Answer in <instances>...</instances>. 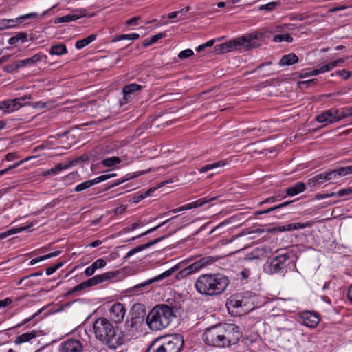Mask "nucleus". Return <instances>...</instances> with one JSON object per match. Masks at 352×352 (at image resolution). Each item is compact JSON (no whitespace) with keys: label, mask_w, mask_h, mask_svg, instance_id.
Wrapping results in <instances>:
<instances>
[{"label":"nucleus","mask_w":352,"mask_h":352,"mask_svg":"<svg viewBox=\"0 0 352 352\" xmlns=\"http://www.w3.org/2000/svg\"><path fill=\"white\" fill-rule=\"evenodd\" d=\"M93 329L96 338L111 349H116L129 340L124 332H117L115 327L105 318L96 319Z\"/></svg>","instance_id":"1"},{"label":"nucleus","mask_w":352,"mask_h":352,"mask_svg":"<svg viewBox=\"0 0 352 352\" xmlns=\"http://www.w3.org/2000/svg\"><path fill=\"white\" fill-rule=\"evenodd\" d=\"M229 283L228 278L222 274H205L199 276L195 287L202 295L214 296L222 294Z\"/></svg>","instance_id":"2"},{"label":"nucleus","mask_w":352,"mask_h":352,"mask_svg":"<svg viewBox=\"0 0 352 352\" xmlns=\"http://www.w3.org/2000/svg\"><path fill=\"white\" fill-rule=\"evenodd\" d=\"M178 309L176 306L160 304L154 307L146 317V323L153 331H159L167 327L177 317Z\"/></svg>","instance_id":"3"},{"label":"nucleus","mask_w":352,"mask_h":352,"mask_svg":"<svg viewBox=\"0 0 352 352\" xmlns=\"http://www.w3.org/2000/svg\"><path fill=\"white\" fill-rule=\"evenodd\" d=\"M256 38V35L250 34L217 45L214 48V53L221 54L234 50L248 51L252 48L258 47L260 44L254 41Z\"/></svg>","instance_id":"4"},{"label":"nucleus","mask_w":352,"mask_h":352,"mask_svg":"<svg viewBox=\"0 0 352 352\" xmlns=\"http://www.w3.org/2000/svg\"><path fill=\"white\" fill-rule=\"evenodd\" d=\"M184 340L181 336H174L155 340L148 347L146 352H179Z\"/></svg>","instance_id":"5"},{"label":"nucleus","mask_w":352,"mask_h":352,"mask_svg":"<svg viewBox=\"0 0 352 352\" xmlns=\"http://www.w3.org/2000/svg\"><path fill=\"white\" fill-rule=\"evenodd\" d=\"M223 324H220L208 328L203 334V340L210 346L225 347Z\"/></svg>","instance_id":"6"},{"label":"nucleus","mask_w":352,"mask_h":352,"mask_svg":"<svg viewBox=\"0 0 352 352\" xmlns=\"http://www.w3.org/2000/svg\"><path fill=\"white\" fill-rule=\"evenodd\" d=\"M226 307L229 312L239 310V314L248 313L252 308L249 305V298L243 294H235L231 296L226 302ZM238 313V311H236Z\"/></svg>","instance_id":"7"},{"label":"nucleus","mask_w":352,"mask_h":352,"mask_svg":"<svg viewBox=\"0 0 352 352\" xmlns=\"http://www.w3.org/2000/svg\"><path fill=\"white\" fill-rule=\"evenodd\" d=\"M177 269L178 267L175 265L173 267L166 270V272L162 273L161 274L157 276H155L152 278H150L143 283H139L128 289V292L134 295H139L143 294L144 292H148L150 290L151 284L157 281H160L166 277L170 276Z\"/></svg>","instance_id":"8"},{"label":"nucleus","mask_w":352,"mask_h":352,"mask_svg":"<svg viewBox=\"0 0 352 352\" xmlns=\"http://www.w3.org/2000/svg\"><path fill=\"white\" fill-rule=\"evenodd\" d=\"M289 258L287 253L279 254L265 266V271L270 274H283L287 270L286 262Z\"/></svg>","instance_id":"9"},{"label":"nucleus","mask_w":352,"mask_h":352,"mask_svg":"<svg viewBox=\"0 0 352 352\" xmlns=\"http://www.w3.org/2000/svg\"><path fill=\"white\" fill-rule=\"evenodd\" d=\"M217 260L213 256H205L199 258L198 261L190 264L188 267L181 270L177 275V278H184L193 273L197 272L204 267L212 264Z\"/></svg>","instance_id":"10"},{"label":"nucleus","mask_w":352,"mask_h":352,"mask_svg":"<svg viewBox=\"0 0 352 352\" xmlns=\"http://www.w3.org/2000/svg\"><path fill=\"white\" fill-rule=\"evenodd\" d=\"M225 347L236 344L241 338L240 328L234 324H223Z\"/></svg>","instance_id":"11"},{"label":"nucleus","mask_w":352,"mask_h":352,"mask_svg":"<svg viewBox=\"0 0 352 352\" xmlns=\"http://www.w3.org/2000/svg\"><path fill=\"white\" fill-rule=\"evenodd\" d=\"M347 117V114L344 113V111H340L337 109H330L329 110H327L318 116H316V120L318 122H329V123H333L336 122H338L339 120H341L343 118H345Z\"/></svg>","instance_id":"12"},{"label":"nucleus","mask_w":352,"mask_h":352,"mask_svg":"<svg viewBox=\"0 0 352 352\" xmlns=\"http://www.w3.org/2000/svg\"><path fill=\"white\" fill-rule=\"evenodd\" d=\"M271 254L272 250L270 247L265 246L257 248L252 252L247 253L244 257V260L249 262L255 261L256 263H258L267 257Z\"/></svg>","instance_id":"13"},{"label":"nucleus","mask_w":352,"mask_h":352,"mask_svg":"<svg viewBox=\"0 0 352 352\" xmlns=\"http://www.w3.org/2000/svg\"><path fill=\"white\" fill-rule=\"evenodd\" d=\"M116 176V173H110V174H105L102 175L100 177H98L92 180H87L83 183H81L78 185H77L74 189L76 192H80L85 189H87L90 187H91L93 185L104 182L107 179H109L111 177H114Z\"/></svg>","instance_id":"14"},{"label":"nucleus","mask_w":352,"mask_h":352,"mask_svg":"<svg viewBox=\"0 0 352 352\" xmlns=\"http://www.w3.org/2000/svg\"><path fill=\"white\" fill-rule=\"evenodd\" d=\"M126 309L122 303H114L110 309V318L116 323H120L124 320Z\"/></svg>","instance_id":"15"},{"label":"nucleus","mask_w":352,"mask_h":352,"mask_svg":"<svg viewBox=\"0 0 352 352\" xmlns=\"http://www.w3.org/2000/svg\"><path fill=\"white\" fill-rule=\"evenodd\" d=\"M82 343L77 340H69L64 342L61 346L60 352H82Z\"/></svg>","instance_id":"16"},{"label":"nucleus","mask_w":352,"mask_h":352,"mask_svg":"<svg viewBox=\"0 0 352 352\" xmlns=\"http://www.w3.org/2000/svg\"><path fill=\"white\" fill-rule=\"evenodd\" d=\"M302 324L310 328H315L318 326L320 318L316 313L305 311L302 314Z\"/></svg>","instance_id":"17"},{"label":"nucleus","mask_w":352,"mask_h":352,"mask_svg":"<svg viewBox=\"0 0 352 352\" xmlns=\"http://www.w3.org/2000/svg\"><path fill=\"white\" fill-rule=\"evenodd\" d=\"M306 189V185L302 182L296 183L292 186L287 188L285 190V195H278L280 199H285L287 196H295L300 192H302Z\"/></svg>","instance_id":"18"},{"label":"nucleus","mask_w":352,"mask_h":352,"mask_svg":"<svg viewBox=\"0 0 352 352\" xmlns=\"http://www.w3.org/2000/svg\"><path fill=\"white\" fill-rule=\"evenodd\" d=\"M75 12L76 13L74 14H67L61 17L56 18L54 20V23L70 22L87 16L85 9L76 10H75Z\"/></svg>","instance_id":"19"},{"label":"nucleus","mask_w":352,"mask_h":352,"mask_svg":"<svg viewBox=\"0 0 352 352\" xmlns=\"http://www.w3.org/2000/svg\"><path fill=\"white\" fill-rule=\"evenodd\" d=\"M166 238V236H162L161 237H159L155 240H153V241H149L148 243H145V244H142V245H140L133 249H132L131 250H130L129 252H127V254H126V256L124 257V259H127L129 258V257H131L132 255H133L134 254L137 253V252H139L140 251H142L146 248H150L151 246L160 242L161 241H162L163 239H164Z\"/></svg>","instance_id":"20"},{"label":"nucleus","mask_w":352,"mask_h":352,"mask_svg":"<svg viewBox=\"0 0 352 352\" xmlns=\"http://www.w3.org/2000/svg\"><path fill=\"white\" fill-rule=\"evenodd\" d=\"M43 57L46 58L47 56L42 55L41 54H36L30 58L23 59V60H18V63L21 68V67H26V66H29V65H34L36 63H37L38 62L41 61L42 60Z\"/></svg>","instance_id":"21"},{"label":"nucleus","mask_w":352,"mask_h":352,"mask_svg":"<svg viewBox=\"0 0 352 352\" xmlns=\"http://www.w3.org/2000/svg\"><path fill=\"white\" fill-rule=\"evenodd\" d=\"M141 89L142 86L136 83H131L129 85H125L122 89L124 100H125V102H128V100L130 98L131 94H133L136 91L140 90Z\"/></svg>","instance_id":"22"},{"label":"nucleus","mask_w":352,"mask_h":352,"mask_svg":"<svg viewBox=\"0 0 352 352\" xmlns=\"http://www.w3.org/2000/svg\"><path fill=\"white\" fill-rule=\"evenodd\" d=\"M146 314V307L142 303H136L133 305L131 309V314L132 317L142 319Z\"/></svg>","instance_id":"23"},{"label":"nucleus","mask_w":352,"mask_h":352,"mask_svg":"<svg viewBox=\"0 0 352 352\" xmlns=\"http://www.w3.org/2000/svg\"><path fill=\"white\" fill-rule=\"evenodd\" d=\"M298 57L294 53H290L287 55H284L280 62L279 65L280 66H289L294 63H298Z\"/></svg>","instance_id":"24"},{"label":"nucleus","mask_w":352,"mask_h":352,"mask_svg":"<svg viewBox=\"0 0 352 352\" xmlns=\"http://www.w3.org/2000/svg\"><path fill=\"white\" fill-rule=\"evenodd\" d=\"M0 109L10 113L19 109V105L16 104L14 99L0 102Z\"/></svg>","instance_id":"25"},{"label":"nucleus","mask_w":352,"mask_h":352,"mask_svg":"<svg viewBox=\"0 0 352 352\" xmlns=\"http://www.w3.org/2000/svg\"><path fill=\"white\" fill-rule=\"evenodd\" d=\"M326 182L325 176H324L323 173H322L309 179L307 181V186L311 188L318 187Z\"/></svg>","instance_id":"26"},{"label":"nucleus","mask_w":352,"mask_h":352,"mask_svg":"<svg viewBox=\"0 0 352 352\" xmlns=\"http://www.w3.org/2000/svg\"><path fill=\"white\" fill-rule=\"evenodd\" d=\"M49 53L51 55L61 56L67 53V50L65 45L63 43H58L53 45L49 50Z\"/></svg>","instance_id":"27"},{"label":"nucleus","mask_w":352,"mask_h":352,"mask_svg":"<svg viewBox=\"0 0 352 352\" xmlns=\"http://www.w3.org/2000/svg\"><path fill=\"white\" fill-rule=\"evenodd\" d=\"M38 16V14L36 12H32L25 15H22L16 19H7L8 24L13 25V27H15L18 23H22L25 19H35Z\"/></svg>","instance_id":"28"},{"label":"nucleus","mask_w":352,"mask_h":352,"mask_svg":"<svg viewBox=\"0 0 352 352\" xmlns=\"http://www.w3.org/2000/svg\"><path fill=\"white\" fill-rule=\"evenodd\" d=\"M143 319L132 317L131 320H126L125 327L129 331H137L140 327Z\"/></svg>","instance_id":"29"},{"label":"nucleus","mask_w":352,"mask_h":352,"mask_svg":"<svg viewBox=\"0 0 352 352\" xmlns=\"http://www.w3.org/2000/svg\"><path fill=\"white\" fill-rule=\"evenodd\" d=\"M36 331H32L30 332L24 333L16 337L15 343L16 344H19L23 342H28L32 339L36 338Z\"/></svg>","instance_id":"30"},{"label":"nucleus","mask_w":352,"mask_h":352,"mask_svg":"<svg viewBox=\"0 0 352 352\" xmlns=\"http://www.w3.org/2000/svg\"><path fill=\"white\" fill-rule=\"evenodd\" d=\"M96 38V34H90L89 36H88L87 37H86L83 39L77 41L75 44V47L78 50L82 49V48L85 47V46L88 45L89 43H91L94 41H95Z\"/></svg>","instance_id":"31"},{"label":"nucleus","mask_w":352,"mask_h":352,"mask_svg":"<svg viewBox=\"0 0 352 352\" xmlns=\"http://www.w3.org/2000/svg\"><path fill=\"white\" fill-rule=\"evenodd\" d=\"M67 168H68V166H67L66 164L63 165V164L59 163V164H56L54 167H52V168H50L46 171H44L42 175L43 176H47V175H56L61 170H65Z\"/></svg>","instance_id":"32"},{"label":"nucleus","mask_w":352,"mask_h":352,"mask_svg":"<svg viewBox=\"0 0 352 352\" xmlns=\"http://www.w3.org/2000/svg\"><path fill=\"white\" fill-rule=\"evenodd\" d=\"M32 226H33V224L32 223L28 226H23V227H20V228H12L6 232L1 233L0 234V240L5 239L10 235L14 234L21 232L22 231L26 230Z\"/></svg>","instance_id":"33"},{"label":"nucleus","mask_w":352,"mask_h":352,"mask_svg":"<svg viewBox=\"0 0 352 352\" xmlns=\"http://www.w3.org/2000/svg\"><path fill=\"white\" fill-rule=\"evenodd\" d=\"M140 38V34L138 33H132L129 34H119L116 35L113 39L112 42H118L122 40H136Z\"/></svg>","instance_id":"34"},{"label":"nucleus","mask_w":352,"mask_h":352,"mask_svg":"<svg viewBox=\"0 0 352 352\" xmlns=\"http://www.w3.org/2000/svg\"><path fill=\"white\" fill-rule=\"evenodd\" d=\"M215 199H216V197H213V198H211V199H207L206 198H203V199H198V200H197L195 201H193L192 203L188 204H187V208H188V210H190V209H192V208H196L201 206L204 204H207V203H208V202H210L211 201H213Z\"/></svg>","instance_id":"35"},{"label":"nucleus","mask_w":352,"mask_h":352,"mask_svg":"<svg viewBox=\"0 0 352 352\" xmlns=\"http://www.w3.org/2000/svg\"><path fill=\"white\" fill-rule=\"evenodd\" d=\"M120 162H121L120 158L118 157L114 156V157L104 159L101 163L104 166L113 167L117 164H119Z\"/></svg>","instance_id":"36"},{"label":"nucleus","mask_w":352,"mask_h":352,"mask_svg":"<svg viewBox=\"0 0 352 352\" xmlns=\"http://www.w3.org/2000/svg\"><path fill=\"white\" fill-rule=\"evenodd\" d=\"M175 218H176V216L166 219V221H163L162 223L159 224L158 226H155L154 228H151L150 230L146 231L145 232H144V233H142V234H140V235H138L137 236L132 237L131 239H129L128 241L135 240L136 239H138L139 237H141L142 236H144V235H146V234H148L149 233H151V232L155 231L159 228H161L162 226H163L164 225L167 223L168 221H170V220H172V219H173Z\"/></svg>","instance_id":"37"},{"label":"nucleus","mask_w":352,"mask_h":352,"mask_svg":"<svg viewBox=\"0 0 352 352\" xmlns=\"http://www.w3.org/2000/svg\"><path fill=\"white\" fill-rule=\"evenodd\" d=\"M28 38V34L26 33L20 32L19 34L11 37L8 43L10 45H14L19 41L25 42L27 41Z\"/></svg>","instance_id":"38"},{"label":"nucleus","mask_w":352,"mask_h":352,"mask_svg":"<svg viewBox=\"0 0 352 352\" xmlns=\"http://www.w3.org/2000/svg\"><path fill=\"white\" fill-rule=\"evenodd\" d=\"M280 3L278 1H272L267 4L262 5L259 7V10H265L267 12H272L280 6Z\"/></svg>","instance_id":"39"},{"label":"nucleus","mask_w":352,"mask_h":352,"mask_svg":"<svg viewBox=\"0 0 352 352\" xmlns=\"http://www.w3.org/2000/svg\"><path fill=\"white\" fill-rule=\"evenodd\" d=\"M89 160V156L87 155H82L80 157H76L75 160L69 161L68 163H67V166H68V168L72 166H76L78 164H81L84 162H87Z\"/></svg>","instance_id":"40"},{"label":"nucleus","mask_w":352,"mask_h":352,"mask_svg":"<svg viewBox=\"0 0 352 352\" xmlns=\"http://www.w3.org/2000/svg\"><path fill=\"white\" fill-rule=\"evenodd\" d=\"M226 164V163L223 162V161H220V162H216V163H213V164H207L203 167H201L200 169H199V172L200 173H206L208 170H210L214 168H217V167H220V166H223Z\"/></svg>","instance_id":"41"},{"label":"nucleus","mask_w":352,"mask_h":352,"mask_svg":"<svg viewBox=\"0 0 352 352\" xmlns=\"http://www.w3.org/2000/svg\"><path fill=\"white\" fill-rule=\"evenodd\" d=\"M273 40L275 42L286 41L291 43L293 41V38L289 34H276L274 36Z\"/></svg>","instance_id":"42"},{"label":"nucleus","mask_w":352,"mask_h":352,"mask_svg":"<svg viewBox=\"0 0 352 352\" xmlns=\"http://www.w3.org/2000/svg\"><path fill=\"white\" fill-rule=\"evenodd\" d=\"M116 273L113 272H106V273H104L102 274H100V275H97L98 280H99V282L100 283H102L103 282H105L108 280H110L113 278H114L116 276Z\"/></svg>","instance_id":"43"},{"label":"nucleus","mask_w":352,"mask_h":352,"mask_svg":"<svg viewBox=\"0 0 352 352\" xmlns=\"http://www.w3.org/2000/svg\"><path fill=\"white\" fill-rule=\"evenodd\" d=\"M20 66L18 63V60H15L13 63L6 65L3 67V70L7 73H13L17 72Z\"/></svg>","instance_id":"44"},{"label":"nucleus","mask_w":352,"mask_h":352,"mask_svg":"<svg viewBox=\"0 0 352 352\" xmlns=\"http://www.w3.org/2000/svg\"><path fill=\"white\" fill-rule=\"evenodd\" d=\"M30 99L31 96L30 95H25L19 98H14V101L16 102V104L19 105V109L23 105L29 104L28 100Z\"/></svg>","instance_id":"45"},{"label":"nucleus","mask_w":352,"mask_h":352,"mask_svg":"<svg viewBox=\"0 0 352 352\" xmlns=\"http://www.w3.org/2000/svg\"><path fill=\"white\" fill-rule=\"evenodd\" d=\"M324 176H325V180L329 181L332 179L336 178L337 176H339V171L338 169L331 170L330 171H326L323 173Z\"/></svg>","instance_id":"46"},{"label":"nucleus","mask_w":352,"mask_h":352,"mask_svg":"<svg viewBox=\"0 0 352 352\" xmlns=\"http://www.w3.org/2000/svg\"><path fill=\"white\" fill-rule=\"evenodd\" d=\"M293 202V201H285L284 203H282L278 206H274V207H272L267 210H263V213H265V214H268L272 211H274L277 209H280V208H283L284 207H286L287 206H289V204H291Z\"/></svg>","instance_id":"47"},{"label":"nucleus","mask_w":352,"mask_h":352,"mask_svg":"<svg viewBox=\"0 0 352 352\" xmlns=\"http://www.w3.org/2000/svg\"><path fill=\"white\" fill-rule=\"evenodd\" d=\"M314 221H307L305 223H293V228L295 230L303 229L305 228L311 227L314 225Z\"/></svg>","instance_id":"48"},{"label":"nucleus","mask_w":352,"mask_h":352,"mask_svg":"<svg viewBox=\"0 0 352 352\" xmlns=\"http://www.w3.org/2000/svg\"><path fill=\"white\" fill-rule=\"evenodd\" d=\"M193 54L194 53L192 50L186 49V50H183L181 52H179V54H178V57L180 59H185V58L190 57L191 56L193 55Z\"/></svg>","instance_id":"49"},{"label":"nucleus","mask_w":352,"mask_h":352,"mask_svg":"<svg viewBox=\"0 0 352 352\" xmlns=\"http://www.w3.org/2000/svg\"><path fill=\"white\" fill-rule=\"evenodd\" d=\"M85 287H87L86 285H85V283L83 282L76 286H75L72 289L68 291L67 292V296H70L72 295L73 293L74 292H79V291H81L83 289H85Z\"/></svg>","instance_id":"50"},{"label":"nucleus","mask_w":352,"mask_h":352,"mask_svg":"<svg viewBox=\"0 0 352 352\" xmlns=\"http://www.w3.org/2000/svg\"><path fill=\"white\" fill-rule=\"evenodd\" d=\"M339 176H344L352 173V166L338 168Z\"/></svg>","instance_id":"51"},{"label":"nucleus","mask_w":352,"mask_h":352,"mask_svg":"<svg viewBox=\"0 0 352 352\" xmlns=\"http://www.w3.org/2000/svg\"><path fill=\"white\" fill-rule=\"evenodd\" d=\"M107 263L105 260L103 258H98L95 262H94L91 265L94 267L95 270L98 268L104 267L106 265Z\"/></svg>","instance_id":"52"},{"label":"nucleus","mask_w":352,"mask_h":352,"mask_svg":"<svg viewBox=\"0 0 352 352\" xmlns=\"http://www.w3.org/2000/svg\"><path fill=\"white\" fill-rule=\"evenodd\" d=\"M98 278H98L97 276H95L88 279L87 280L85 281L87 287L94 286V285L99 284L100 282H99Z\"/></svg>","instance_id":"53"},{"label":"nucleus","mask_w":352,"mask_h":352,"mask_svg":"<svg viewBox=\"0 0 352 352\" xmlns=\"http://www.w3.org/2000/svg\"><path fill=\"white\" fill-rule=\"evenodd\" d=\"M63 265L62 262H59L56 264L54 266L49 267L46 269L47 275H51L54 273L58 269H59Z\"/></svg>","instance_id":"54"},{"label":"nucleus","mask_w":352,"mask_h":352,"mask_svg":"<svg viewBox=\"0 0 352 352\" xmlns=\"http://www.w3.org/2000/svg\"><path fill=\"white\" fill-rule=\"evenodd\" d=\"M322 73H324L327 72H329L332 70L334 67H336V63H333V61H331L326 65H324L323 66L320 67Z\"/></svg>","instance_id":"55"},{"label":"nucleus","mask_w":352,"mask_h":352,"mask_svg":"<svg viewBox=\"0 0 352 352\" xmlns=\"http://www.w3.org/2000/svg\"><path fill=\"white\" fill-rule=\"evenodd\" d=\"M188 210V208H187V204L186 205H184V206H182L181 207H179L177 208H175V209H173L168 212H165L164 214H162L160 217H164V216H166L168 213H177L179 212H182V211H184V210Z\"/></svg>","instance_id":"56"},{"label":"nucleus","mask_w":352,"mask_h":352,"mask_svg":"<svg viewBox=\"0 0 352 352\" xmlns=\"http://www.w3.org/2000/svg\"><path fill=\"white\" fill-rule=\"evenodd\" d=\"M336 73L337 75L340 76L344 80H347L351 76L350 72H349L346 69L337 71V72H336Z\"/></svg>","instance_id":"57"},{"label":"nucleus","mask_w":352,"mask_h":352,"mask_svg":"<svg viewBox=\"0 0 352 352\" xmlns=\"http://www.w3.org/2000/svg\"><path fill=\"white\" fill-rule=\"evenodd\" d=\"M140 19V16H135L125 22V25L127 26L136 25H138V21Z\"/></svg>","instance_id":"58"},{"label":"nucleus","mask_w":352,"mask_h":352,"mask_svg":"<svg viewBox=\"0 0 352 352\" xmlns=\"http://www.w3.org/2000/svg\"><path fill=\"white\" fill-rule=\"evenodd\" d=\"M351 192H352V188H344V189H341V190H338L337 192V195L339 197H344L345 195H350Z\"/></svg>","instance_id":"59"},{"label":"nucleus","mask_w":352,"mask_h":352,"mask_svg":"<svg viewBox=\"0 0 352 352\" xmlns=\"http://www.w3.org/2000/svg\"><path fill=\"white\" fill-rule=\"evenodd\" d=\"M140 226V221L135 222V223L131 224L130 226L124 228L122 231L124 232H129L133 231V230L138 228Z\"/></svg>","instance_id":"60"},{"label":"nucleus","mask_w":352,"mask_h":352,"mask_svg":"<svg viewBox=\"0 0 352 352\" xmlns=\"http://www.w3.org/2000/svg\"><path fill=\"white\" fill-rule=\"evenodd\" d=\"M0 26L1 30L3 29L13 28V25L8 24V22L6 19H0Z\"/></svg>","instance_id":"61"},{"label":"nucleus","mask_w":352,"mask_h":352,"mask_svg":"<svg viewBox=\"0 0 352 352\" xmlns=\"http://www.w3.org/2000/svg\"><path fill=\"white\" fill-rule=\"evenodd\" d=\"M278 200H280L278 195V196H272V197H268L265 200L260 202V205H262V204H266V203H274Z\"/></svg>","instance_id":"62"},{"label":"nucleus","mask_w":352,"mask_h":352,"mask_svg":"<svg viewBox=\"0 0 352 352\" xmlns=\"http://www.w3.org/2000/svg\"><path fill=\"white\" fill-rule=\"evenodd\" d=\"M336 195L335 192L327 193V194H318L316 195V199L318 200L323 199L327 197H333Z\"/></svg>","instance_id":"63"},{"label":"nucleus","mask_w":352,"mask_h":352,"mask_svg":"<svg viewBox=\"0 0 352 352\" xmlns=\"http://www.w3.org/2000/svg\"><path fill=\"white\" fill-rule=\"evenodd\" d=\"M126 210V206L124 205H121L116 208L114 209L113 212L116 215L121 214L125 212Z\"/></svg>","instance_id":"64"}]
</instances>
